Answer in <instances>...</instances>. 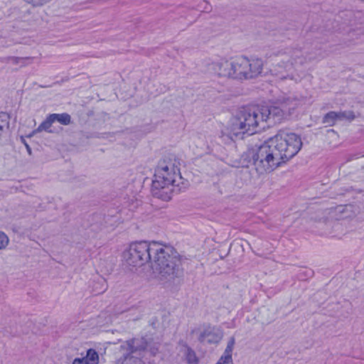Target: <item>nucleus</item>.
Listing matches in <instances>:
<instances>
[{
    "label": "nucleus",
    "instance_id": "obj_6",
    "mask_svg": "<svg viewBox=\"0 0 364 364\" xmlns=\"http://www.w3.org/2000/svg\"><path fill=\"white\" fill-rule=\"evenodd\" d=\"M304 63L301 52L299 50L291 52V53H284L282 59L278 61L271 69L273 75L278 76L283 80L287 78L292 79L291 72L295 65Z\"/></svg>",
    "mask_w": 364,
    "mask_h": 364
},
{
    "label": "nucleus",
    "instance_id": "obj_3",
    "mask_svg": "<svg viewBox=\"0 0 364 364\" xmlns=\"http://www.w3.org/2000/svg\"><path fill=\"white\" fill-rule=\"evenodd\" d=\"M269 113L268 107L244 108L221 130L219 137L223 143L230 144L245 135H252L264 129L268 120L272 121Z\"/></svg>",
    "mask_w": 364,
    "mask_h": 364
},
{
    "label": "nucleus",
    "instance_id": "obj_20",
    "mask_svg": "<svg viewBox=\"0 0 364 364\" xmlns=\"http://www.w3.org/2000/svg\"><path fill=\"white\" fill-rule=\"evenodd\" d=\"M135 364H143L141 360H137Z\"/></svg>",
    "mask_w": 364,
    "mask_h": 364
},
{
    "label": "nucleus",
    "instance_id": "obj_4",
    "mask_svg": "<svg viewBox=\"0 0 364 364\" xmlns=\"http://www.w3.org/2000/svg\"><path fill=\"white\" fill-rule=\"evenodd\" d=\"M188 185L181 174L178 166L172 161L161 162L155 170L151 191L154 196L164 200L171 198L173 193H178Z\"/></svg>",
    "mask_w": 364,
    "mask_h": 364
},
{
    "label": "nucleus",
    "instance_id": "obj_1",
    "mask_svg": "<svg viewBox=\"0 0 364 364\" xmlns=\"http://www.w3.org/2000/svg\"><path fill=\"white\" fill-rule=\"evenodd\" d=\"M123 258L129 266H142L149 262L161 280L172 281L182 273L181 260L171 246L156 242H135L123 252Z\"/></svg>",
    "mask_w": 364,
    "mask_h": 364
},
{
    "label": "nucleus",
    "instance_id": "obj_15",
    "mask_svg": "<svg viewBox=\"0 0 364 364\" xmlns=\"http://www.w3.org/2000/svg\"><path fill=\"white\" fill-rule=\"evenodd\" d=\"M52 118H53L55 122H58L61 124L68 125L71 122L70 116L67 113L63 114H51Z\"/></svg>",
    "mask_w": 364,
    "mask_h": 364
},
{
    "label": "nucleus",
    "instance_id": "obj_14",
    "mask_svg": "<svg viewBox=\"0 0 364 364\" xmlns=\"http://www.w3.org/2000/svg\"><path fill=\"white\" fill-rule=\"evenodd\" d=\"M9 116L6 112L0 113V138L3 134L9 129Z\"/></svg>",
    "mask_w": 364,
    "mask_h": 364
},
{
    "label": "nucleus",
    "instance_id": "obj_2",
    "mask_svg": "<svg viewBox=\"0 0 364 364\" xmlns=\"http://www.w3.org/2000/svg\"><path fill=\"white\" fill-rule=\"evenodd\" d=\"M301 146L299 135L281 130L259 147L249 149L243 156L259 174L268 173L295 156Z\"/></svg>",
    "mask_w": 364,
    "mask_h": 364
},
{
    "label": "nucleus",
    "instance_id": "obj_8",
    "mask_svg": "<svg viewBox=\"0 0 364 364\" xmlns=\"http://www.w3.org/2000/svg\"><path fill=\"white\" fill-rule=\"evenodd\" d=\"M223 337L221 331L216 328L208 327L205 328L200 335L199 340L201 342L209 343H218Z\"/></svg>",
    "mask_w": 364,
    "mask_h": 364
},
{
    "label": "nucleus",
    "instance_id": "obj_17",
    "mask_svg": "<svg viewBox=\"0 0 364 364\" xmlns=\"http://www.w3.org/2000/svg\"><path fill=\"white\" fill-rule=\"evenodd\" d=\"M186 360L189 364H198V359L193 350L187 348Z\"/></svg>",
    "mask_w": 364,
    "mask_h": 364
},
{
    "label": "nucleus",
    "instance_id": "obj_12",
    "mask_svg": "<svg viewBox=\"0 0 364 364\" xmlns=\"http://www.w3.org/2000/svg\"><path fill=\"white\" fill-rule=\"evenodd\" d=\"M128 344L132 352L146 350L148 347L147 343L143 338H134L129 341Z\"/></svg>",
    "mask_w": 364,
    "mask_h": 364
},
{
    "label": "nucleus",
    "instance_id": "obj_7",
    "mask_svg": "<svg viewBox=\"0 0 364 364\" xmlns=\"http://www.w3.org/2000/svg\"><path fill=\"white\" fill-rule=\"evenodd\" d=\"M301 100L294 97H287L278 100L273 106L268 107L272 123H279L288 118L301 105Z\"/></svg>",
    "mask_w": 364,
    "mask_h": 364
},
{
    "label": "nucleus",
    "instance_id": "obj_10",
    "mask_svg": "<svg viewBox=\"0 0 364 364\" xmlns=\"http://www.w3.org/2000/svg\"><path fill=\"white\" fill-rule=\"evenodd\" d=\"M99 355L95 349L90 348L87 350L86 355L82 358H75L72 364H98Z\"/></svg>",
    "mask_w": 364,
    "mask_h": 364
},
{
    "label": "nucleus",
    "instance_id": "obj_9",
    "mask_svg": "<svg viewBox=\"0 0 364 364\" xmlns=\"http://www.w3.org/2000/svg\"><path fill=\"white\" fill-rule=\"evenodd\" d=\"M354 118L353 114L351 112H329L323 119V122L324 124H327L329 126L333 125L336 122L341 121L344 119H353Z\"/></svg>",
    "mask_w": 364,
    "mask_h": 364
},
{
    "label": "nucleus",
    "instance_id": "obj_11",
    "mask_svg": "<svg viewBox=\"0 0 364 364\" xmlns=\"http://www.w3.org/2000/svg\"><path fill=\"white\" fill-rule=\"evenodd\" d=\"M235 340L234 337L230 338L226 348L216 364H233L232 354L235 346Z\"/></svg>",
    "mask_w": 364,
    "mask_h": 364
},
{
    "label": "nucleus",
    "instance_id": "obj_16",
    "mask_svg": "<svg viewBox=\"0 0 364 364\" xmlns=\"http://www.w3.org/2000/svg\"><path fill=\"white\" fill-rule=\"evenodd\" d=\"M31 58H20V57H9L8 62L13 65H20L21 66H25L31 62Z\"/></svg>",
    "mask_w": 364,
    "mask_h": 364
},
{
    "label": "nucleus",
    "instance_id": "obj_18",
    "mask_svg": "<svg viewBox=\"0 0 364 364\" xmlns=\"http://www.w3.org/2000/svg\"><path fill=\"white\" fill-rule=\"evenodd\" d=\"M9 242L8 236L3 232H0V250L5 249Z\"/></svg>",
    "mask_w": 364,
    "mask_h": 364
},
{
    "label": "nucleus",
    "instance_id": "obj_5",
    "mask_svg": "<svg viewBox=\"0 0 364 364\" xmlns=\"http://www.w3.org/2000/svg\"><path fill=\"white\" fill-rule=\"evenodd\" d=\"M262 68L263 62L261 59H250L245 56L215 62L210 67L218 76L238 80L255 78L262 73Z\"/></svg>",
    "mask_w": 364,
    "mask_h": 364
},
{
    "label": "nucleus",
    "instance_id": "obj_19",
    "mask_svg": "<svg viewBox=\"0 0 364 364\" xmlns=\"http://www.w3.org/2000/svg\"><path fill=\"white\" fill-rule=\"evenodd\" d=\"M26 149H27L28 154H31V149L30 148V146L27 144H26Z\"/></svg>",
    "mask_w": 364,
    "mask_h": 364
},
{
    "label": "nucleus",
    "instance_id": "obj_13",
    "mask_svg": "<svg viewBox=\"0 0 364 364\" xmlns=\"http://www.w3.org/2000/svg\"><path fill=\"white\" fill-rule=\"evenodd\" d=\"M52 114H49L46 119L38 126V127L33 131V133H38L42 131H46L47 132L51 133L50 127L53 123L55 122L53 118H52Z\"/></svg>",
    "mask_w": 364,
    "mask_h": 364
}]
</instances>
